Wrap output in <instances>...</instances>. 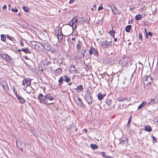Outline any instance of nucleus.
<instances>
[{"mask_svg": "<svg viewBox=\"0 0 158 158\" xmlns=\"http://www.w3.org/2000/svg\"><path fill=\"white\" fill-rule=\"evenodd\" d=\"M72 40H75V38H72Z\"/></svg>", "mask_w": 158, "mask_h": 158, "instance_id": "774afa93", "label": "nucleus"}, {"mask_svg": "<svg viewBox=\"0 0 158 158\" xmlns=\"http://www.w3.org/2000/svg\"><path fill=\"white\" fill-rule=\"evenodd\" d=\"M69 72L70 73H77V70L75 66L72 65L70 67Z\"/></svg>", "mask_w": 158, "mask_h": 158, "instance_id": "9d476101", "label": "nucleus"}, {"mask_svg": "<svg viewBox=\"0 0 158 158\" xmlns=\"http://www.w3.org/2000/svg\"><path fill=\"white\" fill-rule=\"evenodd\" d=\"M148 34L150 36H152V33L151 32H148Z\"/></svg>", "mask_w": 158, "mask_h": 158, "instance_id": "bf43d9fd", "label": "nucleus"}, {"mask_svg": "<svg viewBox=\"0 0 158 158\" xmlns=\"http://www.w3.org/2000/svg\"><path fill=\"white\" fill-rule=\"evenodd\" d=\"M101 155L103 156V157H104L105 158H106V156L105 155V152H101Z\"/></svg>", "mask_w": 158, "mask_h": 158, "instance_id": "37998d69", "label": "nucleus"}, {"mask_svg": "<svg viewBox=\"0 0 158 158\" xmlns=\"http://www.w3.org/2000/svg\"><path fill=\"white\" fill-rule=\"evenodd\" d=\"M106 94H102L101 93H99L98 95H97V97H98V98L99 100H102L103 98L106 96Z\"/></svg>", "mask_w": 158, "mask_h": 158, "instance_id": "a211bd4d", "label": "nucleus"}, {"mask_svg": "<svg viewBox=\"0 0 158 158\" xmlns=\"http://www.w3.org/2000/svg\"><path fill=\"white\" fill-rule=\"evenodd\" d=\"M1 85L3 88V89L5 92L6 93H8L9 91L8 85L6 82H5L4 84L2 85Z\"/></svg>", "mask_w": 158, "mask_h": 158, "instance_id": "f8f14e48", "label": "nucleus"}, {"mask_svg": "<svg viewBox=\"0 0 158 158\" xmlns=\"http://www.w3.org/2000/svg\"><path fill=\"white\" fill-rule=\"evenodd\" d=\"M90 146L91 148L94 150H95L98 148V146L96 144H91Z\"/></svg>", "mask_w": 158, "mask_h": 158, "instance_id": "f704fd0d", "label": "nucleus"}, {"mask_svg": "<svg viewBox=\"0 0 158 158\" xmlns=\"http://www.w3.org/2000/svg\"><path fill=\"white\" fill-rule=\"evenodd\" d=\"M51 64V62L50 61H46V63H45V64L47 65H48L50 64Z\"/></svg>", "mask_w": 158, "mask_h": 158, "instance_id": "de8ad7c7", "label": "nucleus"}, {"mask_svg": "<svg viewBox=\"0 0 158 158\" xmlns=\"http://www.w3.org/2000/svg\"><path fill=\"white\" fill-rule=\"evenodd\" d=\"M23 58L25 60H29V58L26 56H23Z\"/></svg>", "mask_w": 158, "mask_h": 158, "instance_id": "5fc2aeb1", "label": "nucleus"}, {"mask_svg": "<svg viewBox=\"0 0 158 158\" xmlns=\"http://www.w3.org/2000/svg\"><path fill=\"white\" fill-rule=\"evenodd\" d=\"M131 28V25H129L126 26L125 27V31L127 32H129Z\"/></svg>", "mask_w": 158, "mask_h": 158, "instance_id": "bb28decb", "label": "nucleus"}, {"mask_svg": "<svg viewBox=\"0 0 158 158\" xmlns=\"http://www.w3.org/2000/svg\"><path fill=\"white\" fill-rule=\"evenodd\" d=\"M33 89V88L30 86L26 87L25 89H24V90H26L28 94H31L32 91Z\"/></svg>", "mask_w": 158, "mask_h": 158, "instance_id": "f3484780", "label": "nucleus"}, {"mask_svg": "<svg viewBox=\"0 0 158 158\" xmlns=\"http://www.w3.org/2000/svg\"><path fill=\"white\" fill-rule=\"evenodd\" d=\"M119 63L120 64H121L122 66H124L126 65L127 63L126 62L125 60L124 59H123L121 60H120Z\"/></svg>", "mask_w": 158, "mask_h": 158, "instance_id": "b1692460", "label": "nucleus"}, {"mask_svg": "<svg viewBox=\"0 0 158 158\" xmlns=\"http://www.w3.org/2000/svg\"><path fill=\"white\" fill-rule=\"evenodd\" d=\"M77 22V19L76 17H74L69 22L68 24L71 26L73 30H74L76 28V23Z\"/></svg>", "mask_w": 158, "mask_h": 158, "instance_id": "f03ea898", "label": "nucleus"}, {"mask_svg": "<svg viewBox=\"0 0 158 158\" xmlns=\"http://www.w3.org/2000/svg\"><path fill=\"white\" fill-rule=\"evenodd\" d=\"M44 45L42 43L38 42V44H36V49L39 51H42L44 52Z\"/></svg>", "mask_w": 158, "mask_h": 158, "instance_id": "1a4fd4ad", "label": "nucleus"}, {"mask_svg": "<svg viewBox=\"0 0 158 158\" xmlns=\"http://www.w3.org/2000/svg\"><path fill=\"white\" fill-rule=\"evenodd\" d=\"M22 9L24 10V11L26 13H27L29 12V8L27 6H23L22 7Z\"/></svg>", "mask_w": 158, "mask_h": 158, "instance_id": "c756f323", "label": "nucleus"}, {"mask_svg": "<svg viewBox=\"0 0 158 158\" xmlns=\"http://www.w3.org/2000/svg\"><path fill=\"white\" fill-rule=\"evenodd\" d=\"M1 39L2 41L5 42L6 41V39L5 35L3 34L1 35Z\"/></svg>", "mask_w": 158, "mask_h": 158, "instance_id": "7c9ffc66", "label": "nucleus"}, {"mask_svg": "<svg viewBox=\"0 0 158 158\" xmlns=\"http://www.w3.org/2000/svg\"><path fill=\"white\" fill-rule=\"evenodd\" d=\"M15 95L17 98L19 100L21 103L23 104L25 103V99H24L23 98L19 96L16 93H15Z\"/></svg>", "mask_w": 158, "mask_h": 158, "instance_id": "dca6fc26", "label": "nucleus"}, {"mask_svg": "<svg viewBox=\"0 0 158 158\" xmlns=\"http://www.w3.org/2000/svg\"><path fill=\"white\" fill-rule=\"evenodd\" d=\"M64 81L67 82H69L70 81V78L66 75L64 76Z\"/></svg>", "mask_w": 158, "mask_h": 158, "instance_id": "cd10ccee", "label": "nucleus"}, {"mask_svg": "<svg viewBox=\"0 0 158 158\" xmlns=\"http://www.w3.org/2000/svg\"><path fill=\"white\" fill-rule=\"evenodd\" d=\"M45 95L47 101L48 100L50 101H52L54 99V97L52 96L50 94H46Z\"/></svg>", "mask_w": 158, "mask_h": 158, "instance_id": "2eb2a0df", "label": "nucleus"}, {"mask_svg": "<svg viewBox=\"0 0 158 158\" xmlns=\"http://www.w3.org/2000/svg\"><path fill=\"white\" fill-rule=\"evenodd\" d=\"M139 63L141 65L140 66L139 68V71L140 70V68L141 69L143 68V64H142L140 62H139Z\"/></svg>", "mask_w": 158, "mask_h": 158, "instance_id": "49530a36", "label": "nucleus"}, {"mask_svg": "<svg viewBox=\"0 0 158 158\" xmlns=\"http://www.w3.org/2000/svg\"><path fill=\"white\" fill-rule=\"evenodd\" d=\"M152 82V79L150 76H147L143 81L144 86H148Z\"/></svg>", "mask_w": 158, "mask_h": 158, "instance_id": "20e7f679", "label": "nucleus"}, {"mask_svg": "<svg viewBox=\"0 0 158 158\" xmlns=\"http://www.w3.org/2000/svg\"><path fill=\"white\" fill-rule=\"evenodd\" d=\"M82 45V42L80 41L79 40L78 41V43L77 44V49L79 51L81 48V47Z\"/></svg>", "mask_w": 158, "mask_h": 158, "instance_id": "5701e85b", "label": "nucleus"}, {"mask_svg": "<svg viewBox=\"0 0 158 158\" xmlns=\"http://www.w3.org/2000/svg\"><path fill=\"white\" fill-rule=\"evenodd\" d=\"M56 35L59 40H61L63 37V34L62 33L61 29L58 28H56L55 30Z\"/></svg>", "mask_w": 158, "mask_h": 158, "instance_id": "7ed1b4c3", "label": "nucleus"}, {"mask_svg": "<svg viewBox=\"0 0 158 158\" xmlns=\"http://www.w3.org/2000/svg\"><path fill=\"white\" fill-rule=\"evenodd\" d=\"M93 6H94V8H95V9L94 10H96V5H94Z\"/></svg>", "mask_w": 158, "mask_h": 158, "instance_id": "69168bd1", "label": "nucleus"}, {"mask_svg": "<svg viewBox=\"0 0 158 158\" xmlns=\"http://www.w3.org/2000/svg\"><path fill=\"white\" fill-rule=\"evenodd\" d=\"M84 131L86 133L87 132V130L86 129H84Z\"/></svg>", "mask_w": 158, "mask_h": 158, "instance_id": "680f3d73", "label": "nucleus"}, {"mask_svg": "<svg viewBox=\"0 0 158 158\" xmlns=\"http://www.w3.org/2000/svg\"><path fill=\"white\" fill-rule=\"evenodd\" d=\"M145 130L148 132H150L151 131L152 129L151 127L149 126H146L145 127Z\"/></svg>", "mask_w": 158, "mask_h": 158, "instance_id": "393cba45", "label": "nucleus"}, {"mask_svg": "<svg viewBox=\"0 0 158 158\" xmlns=\"http://www.w3.org/2000/svg\"><path fill=\"white\" fill-rule=\"evenodd\" d=\"M22 51L26 53H30V50L28 48H26L24 49L22 48Z\"/></svg>", "mask_w": 158, "mask_h": 158, "instance_id": "c85d7f7f", "label": "nucleus"}, {"mask_svg": "<svg viewBox=\"0 0 158 158\" xmlns=\"http://www.w3.org/2000/svg\"><path fill=\"white\" fill-rule=\"evenodd\" d=\"M74 100L78 106L81 107L82 108H84L85 105L83 104L81 99L79 97H77V100L75 98H74Z\"/></svg>", "mask_w": 158, "mask_h": 158, "instance_id": "39448f33", "label": "nucleus"}, {"mask_svg": "<svg viewBox=\"0 0 158 158\" xmlns=\"http://www.w3.org/2000/svg\"><path fill=\"white\" fill-rule=\"evenodd\" d=\"M83 90V86L82 85H80L77 86V88L74 89V90L77 93H80Z\"/></svg>", "mask_w": 158, "mask_h": 158, "instance_id": "4468645a", "label": "nucleus"}, {"mask_svg": "<svg viewBox=\"0 0 158 158\" xmlns=\"http://www.w3.org/2000/svg\"><path fill=\"white\" fill-rule=\"evenodd\" d=\"M38 100L40 103L46 105H50L52 103H48L47 101L45 95L44 96L42 94H40L38 97Z\"/></svg>", "mask_w": 158, "mask_h": 158, "instance_id": "f257e3e1", "label": "nucleus"}, {"mask_svg": "<svg viewBox=\"0 0 158 158\" xmlns=\"http://www.w3.org/2000/svg\"><path fill=\"white\" fill-rule=\"evenodd\" d=\"M22 51V49H21V50H20V49H18V50H17V51L18 52H20V51Z\"/></svg>", "mask_w": 158, "mask_h": 158, "instance_id": "338daca9", "label": "nucleus"}, {"mask_svg": "<svg viewBox=\"0 0 158 158\" xmlns=\"http://www.w3.org/2000/svg\"><path fill=\"white\" fill-rule=\"evenodd\" d=\"M103 9V7H102V6H100L98 7V10L99 11Z\"/></svg>", "mask_w": 158, "mask_h": 158, "instance_id": "8fccbe9b", "label": "nucleus"}, {"mask_svg": "<svg viewBox=\"0 0 158 158\" xmlns=\"http://www.w3.org/2000/svg\"><path fill=\"white\" fill-rule=\"evenodd\" d=\"M115 31H114L113 30H110V34L111 35H114L115 33Z\"/></svg>", "mask_w": 158, "mask_h": 158, "instance_id": "ea45409f", "label": "nucleus"}, {"mask_svg": "<svg viewBox=\"0 0 158 158\" xmlns=\"http://www.w3.org/2000/svg\"><path fill=\"white\" fill-rule=\"evenodd\" d=\"M112 42L110 41L108 42L107 40H105L102 42L101 45L103 48H107L110 47L112 45Z\"/></svg>", "mask_w": 158, "mask_h": 158, "instance_id": "423d86ee", "label": "nucleus"}, {"mask_svg": "<svg viewBox=\"0 0 158 158\" xmlns=\"http://www.w3.org/2000/svg\"><path fill=\"white\" fill-rule=\"evenodd\" d=\"M63 78L62 77H60L59 80V81H58V82L59 83H61V84H62V82L63 81Z\"/></svg>", "mask_w": 158, "mask_h": 158, "instance_id": "58836bf2", "label": "nucleus"}, {"mask_svg": "<svg viewBox=\"0 0 158 158\" xmlns=\"http://www.w3.org/2000/svg\"><path fill=\"white\" fill-rule=\"evenodd\" d=\"M38 44V42L35 41H32L31 42V47L33 48H36V44Z\"/></svg>", "mask_w": 158, "mask_h": 158, "instance_id": "aec40b11", "label": "nucleus"}, {"mask_svg": "<svg viewBox=\"0 0 158 158\" xmlns=\"http://www.w3.org/2000/svg\"><path fill=\"white\" fill-rule=\"evenodd\" d=\"M18 141H19L21 143V142L20 141V139H18V140H16V144H18Z\"/></svg>", "mask_w": 158, "mask_h": 158, "instance_id": "4d7b16f0", "label": "nucleus"}, {"mask_svg": "<svg viewBox=\"0 0 158 158\" xmlns=\"http://www.w3.org/2000/svg\"><path fill=\"white\" fill-rule=\"evenodd\" d=\"M158 101V99L156 97H155L153 99H152L150 100L149 103L150 104H154L156 103Z\"/></svg>", "mask_w": 158, "mask_h": 158, "instance_id": "6ab92c4d", "label": "nucleus"}, {"mask_svg": "<svg viewBox=\"0 0 158 158\" xmlns=\"http://www.w3.org/2000/svg\"><path fill=\"white\" fill-rule=\"evenodd\" d=\"M6 9V5H5L3 6L2 7V9L3 10H5Z\"/></svg>", "mask_w": 158, "mask_h": 158, "instance_id": "3c124183", "label": "nucleus"}, {"mask_svg": "<svg viewBox=\"0 0 158 158\" xmlns=\"http://www.w3.org/2000/svg\"><path fill=\"white\" fill-rule=\"evenodd\" d=\"M31 84V81L29 80H28L27 79H24L23 81L22 85L24 86H26V87L28 86H30Z\"/></svg>", "mask_w": 158, "mask_h": 158, "instance_id": "ddd939ff", "label": "nucleus"}, {"mask_svg": "<svg viewBox=\"0 0 158 158\" xmlns=\"http://www.w3.org/2000/svg\"><path fill=\"white\" fill-rule=\"evenodd\" d=\"M85 50H84L82 52H78V56L80 58H82L84 56V53H85Z\"/></svg>", "mask_w": 158, "mask_h": 158, "instance_id": "4be33fe9", "label": "nucleus"}, {"mask_svg": "<svg viewBox=\"0 0 158 158\" xmlns=\"http://www.w3.org/2000/svg\"><path fill=\"white\" fill-rule=\"evenodd\" d=\"M11 10L13 12H17L18 11V10L17 9L12 8Z\"/></svg>", "mask_w": 158, "mask_h": 158, "instance_id": "a18cd8bd", "label": "nucleus"}, {"mask_svg": "<svg viewBox=\"0 0 158 158\" xmlns=\"http://www.w3.org/2000/svg\"><path fill=\"white\" fill-rule=\"evenodd\" d=\"M85 99L89 106H91L92 104L93 99L91 96L89 94H86L85 95Z\"/></svg>", "mask_w": 158, "mask_h": 158, "instance_id": "0eeeda50", "label": "nucleus"}, {"mask_svg": "<svg viewBox=\"0 0 158 158\" xmlns=\"http://www.w3.org/2000/svg\"><path fill=\"white\" fill-rule=\"evenodd\" d=\"M20 44L21 46H24V44L22 41H20Z\"/></svg>", "mask_w": 158, "mask_h": 158, "instance_id": "603ef678", "label": "nucleus"}, {"mask_svg": "<svg viewBox=\"0 0 158 158\" xmlns=\"http://www.w3.org/2000/svg\"><path fill=\"white\" fill-rule=\"evenodd\" d=\"M127 141L126 140H121L120 141V143L122 145H123L125 143H127Z\"/></svg>", "mask_w": 158, "mask_h": 158, "instance_id": "e433bc0d", "label": "nucleus"}, {"mask_svg": "<svg viewBox=\"0 0 158 158\" xmlns=\"http://www.w3.org/2000/svg\"><path fill=\"white\" fill-rule=\"evenodd\" d=\"M75 0H70L69 3L70 4L72 3Z\"/></svg>", "mask_w": 158, "mask_h": 158, "instance_id": "864d4df0", "label": "nucleus"}, {"mask_svg": "<svg viewBox=\"0 0 158 158\" xmlns=\"http://www.w3.org/2000/svg\"><path fill=\"white\" fill-rule=\"evenodd\" d=\"M111 9L113 14L114 15L120 14V11L115 6H114L113 8L111 7Z\"/></svg>", "mask_w": 158, "mask_h": 158, "instance_id": "9b49d317", "label": "nucleus"}, {"mask_svg": "<svg viewBox=\"0 0 158 158\" xmlns=\"http://www.w3.org/2000/svg\"><path fill=\"white\" fill-rule=\"evenodd\" d=\"M1 57L6 61H9L10 63H11L12 62V61L11 60V58L6 54L4 53H2L1 54Z\"/></svg>", "mask_w": 158, "mask_h": 158, "instance_id": "6e6552de", "label": "nucleus"}, {"mask_svg": "<svg viewBox=\"0 0 158 158\" xmlns=\"http://www.w3.org/2000/svg\"><path fill=\"white\" fill-rule=\"evenodd\" d=\"M152 139H153V140H155L156 141V138L153 136H152Z\"/></svg>", "mask_w": 158, "mask_h": 158, "instance_id": "052dcab7", "label": "nucleus"}, {"mask_svg": "<svg viewBox=\"0 0 158 158\" xmlns=\"http://www.w3.org/2000/svg\"><path fill=\"white\" fill-rule=\"evenodd\" d=\"M131 116L129 118L127 122V125H128L131 122Z\"/></svg>", "mask_w": 158, "mask_h": 158, "instance_id": "09e8293b", "label": "nucleus"}, {"mask_svg": "<svg viewBox=\"0 0 158 158\" xmlns=\"http://www.w3.org/2000/svg\"><path fill=\"white\" fill-rule=\"evenodd\" d=\"M93 54L94 55L96 56H98V53L97 50L94 48L93 47Z\"/></svg>", "mask_w": 158, "mask_h": 158, "instance_id": "473e14b6", "label": "nucleus"}, {"mask_svg": "<svg viewBox=\"0 0 158 158\" xmlns=\"http://www.w3.org/2000/svg\"><path fill=\"white\" fill-rule=\"evenodd\" d=\"M7 39H9L10 40L13 41V38L11 37L9 35H7Z\"/></svg>", "mask_w": 158, "mask_h": 158, "instance_id": "79ce46f5", "label": "nucleus"}, {"mask_svg": "<svg viewBox=\"0 0 158 158\" xmlns=\"http://www.w3.org/2000/svg\"><path fill=\"white\" fill-rule=\"evenodd\" d=\"M106 158H114L110 156H106Z\"/></svg>", "mask_w": 158, "mask_h": 158, "instance_id": "13d9d810", "label": "nucleus"}, {"mask_svg": "<svg viewBox=\"0 0 158 158\" xmlns=\"http://www.w3.org/2000/svg\"><path fill=\"white\" fill-rule=\"evenodd\" d=\"M147 104L146 102H143L138 107V109H140L142 108V107L146 106Z\"/></svg>", "mask_w": 158, "mask_h": 158, "instance_id": "a878e982", "label": "nucleus"}, {"mask_svg": "<svg viewBox=\"0 0 158 158\" xmlns=\"http://www.w3.org/2000/svg\"><path fill=\"white\" fill-rule=\"evenodd\" d=\"M106 105L108 106H110L112 105V101L111 100L107 99L106 101Z\"/></svg>", "mask_w": 158, "mask_h": 158, "instance_id": "2f4dec72", "label": "nucleus"}, {"mask_svg": "<svg viewBox=\"0 0 158 158\" xmlns=\"http://www.w3.org/2000/svg\"><path fill=\"white\" fill-rule=\"evenodd\" d=\"M117 100H118L119 102H122L125 100H127V98H117Z\"/></svg>", "mask_w": 158, "mask_h": 158, "instance_id": "72a5a7b5", "label": "nucleus"}, {"mask_svg": "<svg viewBox=\"0 0 158 158\" xmlns=\"http://www.w3.org/2000/svg\"><path fill=\"white\" fill-rule=\"evenodd\" d=\"M139 39L141 40H142V34L140 33H139Z\"/></svg>", "mask_w": 158, "mask_h": 158, "instance_id": "c03bdc74", "label": "nucleus"}, {"mask_svg": "<svg viewBox=\"0 0 158 158\" xmlns=\"http://www.w3.org/2000/svg\"><path fill=\"white\" fill-rule=\"evenodd\" d=\"M84 22V21H81V20L79 21H78V23H80V24H81L83 23Z\"/></svg>", "mask_w": 158, "mask_h": 158, "instance_id": "6e6d98bb", "label": "nucleus"}, {"mask_svg": "<svg viewBox=\"0 0 158 158\" xmlns=\"http://www.w3.org/2000/svg\"><path fill=\"white\" fill-rule=\"evenodd\" d=\"M44 51L45 50L47 51H50L51 48V46L45 44L44 45Z\"/></svg>", "mask_w": 158, "mask_h": 158, "instance_id": "412c9836", "label": "nucleus"}, {"mask_svg": "<svg viewBox=\"0 0 158 158\" xmlns=\"http://www.w3.org/2000/svg\"><path fill=\"white\" fill-rule=\"evenodd\" d=\"M145 32L146 34V37H148V35H147V31H146V28L145 29Z\"/></svg>", "mask_w": 158, "mask_h": 158, "instance_id": "e2e57ef3", "label": "nucleus"}, {"mask_svg": "<svg viewBox=\"0 0 158 158\" xmlns=\"http://www.w3.org/2000/svg\"><path fill=\"white\" fill-rule=\"evenodd\" d=\"M117 41V38H114V41L115 42H116Z\"/></svg>", "mask_w": 158, "mask_h": 158, "instance_id": "0e129e2a", "label": "nucleus"}, {"mask_svg": "<svg viewBox=\"0 0 158 158\" xmlns=\"http://www.w3.org/2000/svg\"><path fill=\"white\" fill-rule=\"evenodd\" d=\"M89 53L90 55H91L93 53V47H91V49L89 50Z\"/></svg>", "mask_w": 158, "mask_h": 158, "instance_id": "a19ab883", "label": "nucleus"}, {"mask_svg": "<svg viewBox=\"0 0 158 158\" xmlns=\"http://www.w3.org/2000/svg\"><path fill=\"white\" fill-rule=\"evenodd\" d=\"M142 17V15L140 14H139L136 15L135 17V19L137 20H140Z\"/></svg>", "mask_w": 158, "mask_h": 158, "instance_id": "c9c22d12", "label": "nucleus"}, {"mask_svg": "<svg viewBox=\"0 0 158 158\" xmlns=\"http://www.w3.org/2000/svg\"><path fill=\"white\" fill-rule=\"evenodd\" d=\"M62 59L63 58H61L60 59L58 60L57 62H58V64L60 65L62 64Z\"/></svg>", "mask_w": 158, "mask_h": 158, "instance_id": "4c0bfd02", "label": "nucleus"}]
</instances>
